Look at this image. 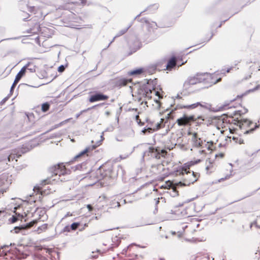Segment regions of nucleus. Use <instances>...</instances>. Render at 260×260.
Listing matches in <instances>:
<instances>
[{
    "label": "nucleus",
    "instance_id": "nucleus-1",
    "mask_svg": "<svg viewBox=\"0 0 260 260\" xmlns=\"http://www.w3.org/2000/svg\"><path fill=\"white\" fill-rule=\"evenodd\" d=\"M52 174L51 176L42 181V185L47 184H53L66 181L67 176L69 174L70 170H67L62 164H58L49 169Z\"/></svg>",
    "mask_w": 260,
    "mask_h": 260
},
{
    "label": "nucleus",
    "instance_id": "nucleus-2",
    "mask_svg": "<svg viewBox=\"0 0 260 260\" xmlns=\"http://www.w3.org/2000/svg\"><path fill=\"white\" fill-rule=\"evenodd\" d=\"M188 166L178 167L174 171V174L176 176L182 175L183 176V181H180L175 184L176 187L188 186L197 181L199 175L194 172H190Z\"/></svg>",
    "mask_w": 260,
    "mask_h": 260
},
{
    "label": "nucleus",
    "instance_id": "nucleus-3",
    "mask_svg": "<svg viewBox=\"0 0 260 260\" xmlns=\"http://www.w3.org/2000/svg\"><path fill=\"white\" fill-rule=\"evenodd\" d=\"M239 129L244 134H248L252 133L258 125L256 123H253L251 121L247 119H241L240 120H234Z\"/></svg>",
    "mask_w": 260,
    "mask_h": 260
},
{
    "label": "nucleus",
    "instance_id": "nucleus-4",
    "mask_svg": "<svg viewBox=\"0 0 260 260\" xmlns=\"http://www.w3.org/2000/svg\"><path fill=\"white\" fill-rule=\"evenodd\" d=\"M204 120L201 116H196L195 115L188 116L184 114L183 116L178 118L176 120L179 126H185L190 125L192 122H195L198 124H201Z\"/></svg>",
    "mask_w": 260,
    "mask_h": 260
},
{
    "label": "nucleus",
    "instance_id": "nucleus-5",
    "mask_svg": "<svg viewBox=\"0 0 260 260\" xmlns=\"http://www.w3.org/2000/svg\"><path fill=\"white\" fill-rule=\"evenodd\" d=\"M210 76L205 74H197L194 76L189 77L184 82L183 87L185 89H188L191 85L204 82Z\"/></svg>",
    "mask_w": 260,
    "mask_h": 260
},
{
    "label": "nucleus",
    "instance_id": "nucleus-6",
    "mask_svg": "<svg viewBox=\"0 0 260 260\" xmlns=\"http://www.w3.org/2000/svg\"><path fill=\"white\" fill-rule=\"evenodd\" d=\"M201 106L202 108L205 109H209L211 107V105L205 102H197L196 103L189 105H178L174 109V110H172L168 114V118L169 119H173L174 117V114L175 113V111L177 109H182V108H186V109H194L197 108L198 106Z\"/></svg>",
    "mask_w": 260,
    "mask_h": 260
},
{
    "label": "nucleus",
    "instance_id": "nucleus-7",
    "mask_svg": "<svg viewBox=\"0 0 260 260\" xmlns=\"http://www.w3.org/2000/svg\"><path fill=\"white\" fill-rule=\"evenodd\" d=\"M151 94L152 90L147 85L142 86L138 90L139 101H142L143 103L144 102L143 99H144V100L150 99L151 98Z\"/></svg>",
    "mask_w": 260,
    "mask_h": 260
},
{
    "label": "nucleus",
    "instance_id": "nucleus-8",
    "mask_svg": "<svg viewBox=\"0 0 260 260\" xmlns=\"http://www.w3.org/2000/svg\"><path fill=\"white\" fill-rule=\"evenodd\" d=\"M108 99V96L101 92H96L91 95L89 99L90 103H94L98 101H105Z\"/></svg>",
    "mask_w": 260,
    "mask_h": 260
},
{
    "label": "nucleus",
    "instance_id": "nucleus-9",
    "mask_svg": "<svg viewBox=\"0 0 260 260\" xmlns=\"http://www.w3.org/2000/svg\"><path fill=\"white\" fill-rule=\"evenodd\" d=\"M97 147V145H91L87 147L84 150L79 153L75 157V158H78L85 155L89 156L92 154V151Z\"/></svg>",
    "mask_w": 260,
    "mask_h": 260
},
{
    "label": "nucleus",
    "instance_id": "nucleus-10",
    "mask_svg": "<svg viewBox=\"0 0 260 260\" xmlns=\"http://www.w3.org/2000/svg\"><path fill=\"white\" fill-rule=\"evenodd\" d=\"M166 154L167 151L165 150H160L152 147L151 157L156 159H160L161 156L164 157Z\"/></svg>",
    "mask_w": 260,
    "mask_h": 260
},
{
    "label": "nucleus",
    "instance_id": "nucleus-11",
    "mask_svg": "<svg viewBox=\"0 0 260 260\" xmlns=\"http://www.w3.org/2000/svg\"><path fill=\"white\" fill-rule=\"evenodd\" d=\"M100 174V176L98 177L99 180L106 179L107 178L110 177L111 172L109 170L104 171L102 169H100L97 171V175Z\"/></svg>",
    "mask_w": 260,
    "mask_h": 260
},
{
    "label": "nucleus",
    "instance_id": "nucleus-12",
    "mask_svg": "<svg viewBox=\"0 0 260 260\" xmlns=\"http://www.w3.org/2000/svg\"><path fill=\"white\" fill-rule=\"evenodd\" d=\"M25 68L26 67H23L21 69V70L18 73V74L16 76L15 79L14 81L13 82L14 84H17V83L19 81V80L21 79L22 77L25 74Z\"/></svg>",
    "mask_w": 260,
    "mask_h": 260
},
{
    "label": "nucleus",
    "instance_id": "nucleus-13",
    "mask_svg": "<svg viewBox=\"0 0 260 260\" xmlns=\"http://www.w3.org/2000/svg\"><path fill=\"white\" fill-rule=\"evenodd\" d=\"M248 111V110L246 108H243L241 110H234L232 113L228 114L230 116L233 117L234 116L239 115L241 116L243 114H245Z\"/></svg>",
    "mask_w": 260,
    "mask_h": 260
},
{
    "label": "nucleus",
    "instance_id": "nucleus-14",
    "mask_svg": "<svg viewBox=\"0 0 260 260\" xmlns=\"http://www.w3.org/2000/svg\"><path fill=\"white\" fill-rule=\"evenodd\" d=\"M192 141L193 142V146L196 147H199L202 146V144L203 143L202 140L201 139V138H198L197 137V134L194 133L193 134V137H192Z\"/></svg>",
    "mask_w": 260,
    "mask_h": 260
},
{
    "label": "nucleus",
    "instance_id": "nucleus-15",
    "mask_svg": "<svg viewBox=\"0 0 260 260\" xmlns=\"http://www.w3.org/2000/svg\"><path fill=\"white\" fill-rule=\"evenodd\" d=\"M142 46L141 42L137 39L134 42L133 46H131L133 51L130 52L128 55L132 54L133 52H135L137 50L139 49Z\"/></svg>",
    "mask_w": 260,
    "mask_h": 260
},
{
    "label": "nucleus",
    "instance_id": "nucleus-16",
    "mask_svg": "<svg viewBox=\"0 0 260 260\" xmlns=\"http://www.w3.org/2000/svg\"><path fill=\"white\" fill-rule=\"evenodd\" d=\"M176 60L175 57H172L168 62L167 65V70H171L176 66Z\"/></svg>",
    "mask_w": 260,
    "mask_h": 260
},
{
    "label": "nucleus",
    "instance_id": "nucleus-17",
    "mask_svg": "<svg viewBox=\"0 0 260 260\" xmlns=\"http://www.w3.org/2000/svg\"><path fill=\"white\" fill-rule=\"evenodd\" d=\"M112 246L108 249V250H112L113 248L117 247L121 242V240L117 236H115L112 238Z\"/></svg>",
    "mask_w": 260,
    "mask_h": 260
},
{
    "label": "nucleus",
    "instance_id": "nucleus-18",
    "mask_svg": "<svg viewBox=\"0 0 260 260\" xmlns=\"http://www.w3.org/2000/svg\"><path fill=\"white\" fill-rule=\"evenodd\" d=\"M132 79H127L125 78H121L119 79L117 82V84L119 86H125L126 85L128 82H131Z\"/></svg>",
    "mask_w": 260,
    "mask_h": 260
},
{
    "label": "nucleus",
    "instance_id": "nucleus-19",
    "mask_svg": "<svg viewBox=\"0 0 260 260\" xmlns=\"http://www.w3.org/2000/svg\"><path fill=\"white\" fill-rule=\"evenodd\" d=\"M23 67H26L25 71L27 70L31 73L36 72V66L32 63L28 62Z\"/></svg>",
    "mask_w": 260,
    "mask_h": 260
},
{
    "label": "nucleus",
    "instance_id": "nucleus-20",
    "mask_svg": "<svg viewBox=\"0 0 260 260\" xmlns=\"http://www.w3.org/2000/svg\"><path fill=\"white\" fill-rule=\"evenodd\" d=\"M143 72V69H138L136 70H134L131 72H128V75H138L142 74Z\"/></svg>",
    "mask_w": 260,
    "mask_h": 260
},
{
    "label": "nucleus",
    "instance_id": "nucleus-21",
    "mask_svg": "<svg viewBox=\"0 0 260 260\" xmlns=\"http://www.w3.org/2000/svg\"><path fill=\"white\" fill-rule=\"evenodd\" d=\"M152 147H149L147 150H146L143 154V158L145 156H151L152 153Z\"/></svg>",
    "mask_w": 260,
    "mask_h": 260
},
{
    "label": "nucleus",
    "instance_id": "nucleus-22",
    "mask_svg": "<svg viewBox=\"0 0 260 260\" xmlns=\"http://www.w3.org/2000/svg\"><path fill=\"white\" fill-rule=\"evenodd\" d=\"M13 230L14 231L15 233H19L20 232H21L23 234H24L23 232H24L25 231V226L23 225L20 226H16L14 228Z\"/></svg>",
    "mask_w": 260,
    "mask_h": 260
},
{
    "label": "nucleus",
    "instance_id": "nucleus-23",
    "mask_svg": "<svg viewBox=\"0 0 260 260\" xmlns=\"http://www.w3.org/2000/svg\"><path fill=\"white\" fill-rule=\"evenodd\" d=\"M158 8V5L157 4H153L148 7L147 9V11H148L149 12H152L153 11L157 10Z\"/></svg>",
    "mask_w": 260,
    "mask_h": 260
},
{
    "label": "nucleus",
    "instance_id": "nucleus-24",
    "mask_svg": "<svg viewBox=\"0 0 260 260\" xmlns=\"http://www.w3.org/2000/svg\"><path fill=\"white\" fill-rule=\"evenodd\" d=\"M131 26V25H129L127 27L123 28L121 30H120L116 35V37H119L123 34H124L127 30L129 29V28Z\"/></svg>",
    "mask_w": 260,
    "mask_h": 260
},
{
    "label": "nucleus",
    "instance_id": "nucleus-25",
    "mask_svg": "<svg viewBox=\"0 0 260 260\" xmlns=\"http://www.w3.org/2000/svg\"><path fill=\"white\" fill-rule=\"evenodd\" d=\"M155 131L154 128H152L151 127H145L142 131V132L144 134L147 133H152Z\"/></svg>",
    "mask_w": 260,
    "mask_h": 260
},
{
    "label": "nucleus",
    "instance_id": "nucleus-26",
    "mask_svg": "<svg viewBox=\"0 0 260 260\" xmlns=\"http://www.w3.org/2000/svg\"><path fill=\"white\" fill-rule=\"evenodd\" d=\"M50 107V105L48 103H45L42 105V110L43 112L47 111Z\"/></svg>",
    "mask_w": 260,
    "mask_h": 260
},
{
    "label": "nucleus",
    "instance_id": "nucleus-27",
    "mask_svg": "<svg viewBox=\"0 0 260 260\" xmlns=\"http://www.w3.org/2000/svg\"><path fill=\"white\" fill-rule=\"evenodd\" d=\"M259 219H260V217H257L255 221L250 224V228H252V226H255L256 228L260 229V225L257 224V222Z\"/></svg>",
    "mask_w": 260,
    "mask_h": 260
},
{
    "label": "nucleus",
    "instance_id": "nucleus-28",
    "mask_svg": "<svg viewBox=\"0 0 260 260\" xmlns=\"http://www.w3.org/2000/svg\"><path fill=\"white\" fill-rule=\"evenodd\" d=\"M79 222H74L71 225V230L73 231H75L78 229L79 226L80 225Z\"/></svg>",
    "mask_w": 260,
    "mask_h": 260
},
{
    "label": "nucleus",
    "instance_id": "nucleus-29",
    "mask_svg": "<svg viewBox=\"0 0 260 260\" xmlns=\"http://www.w3.org/2000/svg\"><path fill=\"white\" fill-rule=\"evenodd\" d=\"M233 139L235 141L236 143H239V144H242L243 143L244 140L239 137H233Z\"/></svg>",
    "mask_w": 260,
    "mask_h": 260
},
{
    "label": "nucleus",
    "instance_id": "nucleus-30",
    "mask_svg": "<svg viewBox=\"0 0 260 260\" xmlns=\"http://www.w3.org/2000/svg\"><path fill=\"white\" fill-rule=\"evenodd\" d=\"M18 220V218L15 216H13L11 218L9 219V221L11 223H14Z\"/></svg>",
    "mask_w": 260,
    "mask_h": 260
},
{
    "label": "nucleus",
    "instance_id": "nucleus-31",
    "mask_svg": "<svg viewBox=\"0 0 260 260\" xmlns=\"http://www.w3.org/2000/svg\"><path fill=\"white\" fill-rule=\"evenodd\" d=\"M104 132H103L101 136V140L99 141H98L96 144L95 145H97V147L99 146V145H101V142L102 141H103L104 140Z\"/></svg>",
    "mask_w": 260,
    "mask_h": 260
},
{
    "label": "nucleus",
    "instance_id": "nucleus-32",
    "mask_svg": "<svg viewBox=\"0 0 260 260\" xmlns=\"http://www.w3.org/2000/svg\"><path fill=\"white\" fill-rule=\"evenodd\" d=\"M47 228V224H43L42 226H39L38 228V231H44L46 230Z\"/></svg>",
    "mask_w": 260,
    "mask_h": 260
},
{
    "label": "nucleus",
    "instance_id": "nucleus-33",
    "mask_svg": "<svg viewBox=\"0 0 260 260\" xmlns=\"http://www.w3.org/2000/svg\"><path fill=\"white\" fill-rule=\"evenodd\" d=\"M72 119V118H68L63 121H61V122H60L59 123V125H60V126H62L63 125V124H65L66 123H67V122H68L70 120H71Z\"/></svg>",
    "mask_w": 260,
    "mask_h": 260
},
{
    "label": "nucleus",
    "instance_id": "nucleus-34",
    "mask_svg": "<svg viewBox=\"0 0 260 260\" xmlns=\"http://www.w3.org/2000/svg\"><path fill=\"white\" fill-rule=\"evenodd\" d=\"M65 70V67L63 65L60 66L58 68V71L59 72H62Z\"/></svg>",
    "mask_w": 260,
    "mask_h": 260
},
{
    "label": "nucleus",
    "instance_id": "nucleus-35",
    "mask_svg": "<svg viewBox=\"0 0 260 260\" xmlns=\"http://www.w3.org/2000/svg\"><path fill=\"white\" fill-rule=\"evenodd\" d=\"M15 158V156L13 154H10L7 157V159L8 161L10 162L11 160H13V159Z\"/></svg>",
    "mask_w": 260,
    "mask_h": 260
},
{
    "label": "nucleus",
    "instance_id": "nucleus-36",
    "mask_svg": "<svg viewBox=\"0 0 260 260\" xmlns=\"http://www.w3.org/2000/svg\"><path fill=\"white\" fill-rule=\"evenodd\" d=\"M71 230V226H69V225H67V226H66L64 229H63V231L64 232H70Z\"/></svg>",
    "mask_w": 260,
    "mask_h": 260
},
{
    "label": "nucleus",
    "instance_id": "nucleus-37",
    "mask_svg": "<svg viewBox=\"0 0 260 260\" xmlns=\"http://www.w3.org/2000/svg\"><path fill=\"white\" fill-rule=\"evenodd\" d=\"M49 254L51 255V256H52L53 255H58V254H56V253L55 251H53L52 250H49Z\"/></svg>",
    "mask_w": 260,
    "mask_h": 260
},
{
    "label": "nucleus",
    "instance_id": "nucleus-38",
    "mask_svg": "<svg viewBox=\"0 0 260 260\" xmlns=\"http://www.w3.org/2000/svg\"><path fill=\"white\" fill-rule=\"evenodd\" d=\"M129 246H130V245L127 246L126 248H125L123 249V250L122 251V254H126V253L128 249L129 248Z\"/></svg>",
    "mask_w": 260,
    "mask_h": 260
},
{
    "label": "nucleus",
    "instance_id": "nucleus-39",
    "mask_svg": "<svg viewBox=\"0 0 260 260\" xmlns=\"http://www.w3.org/2000/svg\"><path fill=\"white\" fill-rule=\"evenodd\" d=\"M20 38H21L20 37H17L9 38V39H5V40H2L1 41V42L3 41L4 40H17V39H19Z\"/></svg>",
    "mask_w": 260,
    "mask_h": 260
},
{
    "label": "nucleus",
    "instance_id": "nucleus-40",
    "mask_svg": "<svg viewBox=\"0 0 260 260\" xmlns=\"http://www.w3.org/2000/svg\"><path fill=\"white\" fill-rule=\"evenodd\" d=\"M113 127L112 126H111L110 127H108L106 129V130L104 131L105 132H108V131H110V132H112L113 131Z\"/></svg>",
    "mask_w": 260,
    "mask_h": 260
},
{
    "label": "nucleus",
    "instance_id": "nucleus-41",
    "mask_svg": "<svg viewBox=\"0 0 260 260\" xmlns=\"http://www.w3.org/2000/svg\"><path fill=\"white\" fill-rule=\"evenodd\" d=\"M231 176H232V174H230V175H229L226 176V177L224 178H221L219 180V181H221V180H224V179H227L229 178Z\"/></svg>",
    "mask_w": 260,
    "mask_h": 260
},
{
    "label": "nucleus",
    "instance_id": "nucleus-42",
    "mask_svg": "<svg viewBox=\"0 0 260 260\" xmlns=\"http://www.w3.org/2000/svg\"><path fill=\"white\" fill-rule=\"evenodd\" d=\"M105 103H101V104H98L96 105H94L93 106H92L91 108H90V109H93L96 107H99V106H103V105H104Z\"/></svg>",
    "mask_w": 260,
    "mask_h": 260
},
{
    "label": "nucleus",
    "instance_id": "nucleus-43",
    "mask_svg": "<svg viewBox=\"0 0 260 260\" xmlns=\"http://www.w3.org/2000/svg\"><path fill=\"white\" fill-rule=\"evenodd\" d=\"M82 165L81 164H80V165H77L76 166V170H81V168H82Z\"/></svg>",
    "mask_w": 260,
    "mask_h": 260
},
{
    "label": "nucleus",
    "instance_id": "nucleus-44",
    "mask_svg": "<svg viewBox=\"0 0 260 260\" xmlns=\"http://www.w3.org/2000/svg\"><path fill=\"white\" fill-rule=\"evenodd\" d=\"M155 94H156V95L158 96L159 99H161L162 98V96L160 94V93L158 91H156Z\"/></svg>",
    "mask_w": 260,
    "mask_h": 260
},
{
    "label": "nucleus",
    "instance_id": "nucleus-45",
    "mask_svg": "<svg viewBox=\"0 0 260 260\" xmlns=\"http://www.w3.org/2000/svg\"><path fill=\"white\" fill-rule=\"evenodd\" d=\"M87 207L88 210L90 211H92V210L93 209V208H92V206L91 205H88L87 206Z\"/></svg>",
    "mask_w": 260,
    "mask_h": 260
},
{
    "label": "nucleus",
    "instance_id": "nucleus-46",
    "mask_svg": "<svg viewBox=\"0 0 260 260\" xmlns=\"http://www.w3.org/2000/svg\"><path fill=\"white\" fill-rule=\"evenodd\" d=\"M148 144H142L139 145V146L146 148L148 146Z\"/></svg>",
    "mask_w": 260,
    "mask_h": 260
},
{
    "label": "nucleus",
    "instance_id": "nucleus-47",
    "mask_svg": "<svg viewBox=\"0 0 260 260\" xmlns=\"http://www.w3.org/2000/svg\"><path fill=\"white\" fill-rule=\"evenodd\" d=\"M220 80H221V78H219L218 79H217L216 81H212V83H213V84H216V83L218 82Z\"/></svg>",
    "mask_w": 260,
    "mask_h": 260
},
{
    "label": "nucleus",
    "instance_id": "nucleus-48",
    "mask_svg": "<svg viewBox=\"0 0 260 260\" xmlns=\"http://www.w3.org/2000/svg\"><path fill=\"white\" fill-rule=\"evenodd\" d=\"M136 121L140 125H143L144 124V123L141 121V120L140 119L139 120H138V121Z\"/></svg>",
    "mask_w": 260,
    "mask_h": 260
},
{
    "label": "nucleus",
    "instance_id": "nucleus-49",
    "mask_svg": "<svg viewBox=\"0 0 260 260\" xmlns=\"http://www.w3.org/2000/svg\"><path fill=\"white\" fill-rule=\"evenodd\" d=\"M9 247V245H4L3 246H1L0 248L1 249H4V248H6V247Z\"/></svg>",
    "mask_w": 260,
    "mask_h": 260
},
{
    "label": "nucleus",
    "instance_id": "nucleus-50",
    "mask_svg": "<svg viewBox=\"0 0 260 260\" xmlns=\"http://www.w3.org/2000/svg\"><path fill=\"white\" fill-rule=\"evenodd\" d=\"M16 85V84H14V83H13V84H12V86H11V87L10 92H12V90H13V89L14 88V87H15V85Z\"/></svg>",
    "mask_w": 260,
    "mask_h": 260
},
{
    "label": "nucleus",
    "instance_id": "nucleus-51",
    "mask_svg": "<svg viewBox=\"0 0 260 260\" xmlns=\"http://www.w3.org/2000/svg\"><path fill=\"white\" fill-rule=\"evenodd\" d=\"M116 38H117V37H116V36H115L113 38V39L112 40V41L110 42V43H109V45H108V47H109V46L111 45V43H112L114 41L115 39Z\"/></svg>",
    "mask_w": 260,
    "mask_h": 260
},
{
    "label": "nucleus",
    "instance_id": "nucleus-52",
    "mask_svg": "<svg viewBox=\"0 0 260 260\" xmlns=\"http://www.w3.org/2000/svg\"><path fill=\"white\" fill-rule=\"evenodd\" d=\"M7 99H8L7 98H4V99L2 101L1 103H2V104L4 103L7 101Z\"/></svg>",
    "mask_w": 260,
    "mask_h": 260
},
{
    "label": "nucleus",
    "instance_id": "nucleus-53",
    "mask_svg": "<svg viewBox=\"0 0 260 260\" xmlns=\"http://www.w3.org/2000/svg\"><path fill=\"white\" fill-rule=\"evenodd\" d=\"M105 115L107 116H108L110 115V112L109 111H106L105 112Z\"/></svg>",
    "mask_w": 260,
    "mask_h": 260
},
{
    "label": "nucleus",
    "instance_id": "nucleus-54",
    "mask_svg": "<svg viewBox=\"0 0 260 260\" xmlns=\"http://www.w3.org/2000/svg\"><path fill=\"white\" fill-rule=\"evenodd\" d=\"M141 21H144L145 23H148V20L146 18H143L142 19Z\"/></svg>",
    "mask_w": 260,
    "mask_h": 260
},
{
    "label": "nucleus",
    "instance_id": "nucleus-55",
    "mask_svg": "<svg viewBox=\"0 0 260 260\" xmlns=\"http://www.w3.org/2000/svg\"><path fill=\"white\" fill-rule=\"evenodd\" d=\"M154 101H155V102L156 103L158 104V106L160 107V102L157 100H155Z\"/></svg>",
    "mask_w": 260,
    "mask_h": 260
},
{
    "label": "nucleus",
    "instance_id": "nucleus-56",
    "mask_svg": "<svg viewBox=\"0 0 260 260\" xmlns=\"http://www.w3.org/2000/svg\"><path fill=\"white\" fill-rule=\"evenodd\" d=\"M135 119H136V121H138V120H139V115H136V117H135Z\"/></svg>",
    "mask_w": 260,
    "mask_h": 260
},
{
    "label": "nucleus",
    "instance_id": "nucleus-57",
    "mask_svg": "<svg viewBox=\"0 0 260 260\" xmlns=\"http://www.w3.org/2000/svg\"><path fill=\"white\" fill-rule=\"evenodd\" d=\"M59 126H61L60 125H59V123L58 124H57L56 125H54V128H57Z\"/></svg>",
    "mask_w": 260,
    "mask_h": 260
},
{
    "label": "nucleus",
    "instance_id": "nucleus-58",
    "mask_svg": "<svg viewBox=\"0 0 260 260\" xmlns=\"http://www.w3.org/2000/svg\"><path fill=\"white\" fill-rule=\"evenodd\" d=\"M205 150H200V151H199V153H201V154H202V153H205Z\"/></svg>",
    "mask_w": 260,
    "mask_h": 260
},
{
    "label": "nucleus",
    "instance_id": "nucleus-59",
    "mask_svg": "<svg viewBox=\"0 0 260 260\" xmlns=\"http://www.w3.org/2000/svg\"><path fill=\"white\" fill-rule=\"evenodd\" d=\"M159 199H158L157 200H156L155 201V205H157L158 203H159V200H158Z\"/></svg>",
    "mask_w": 260,
    "mask_h": 260
},
{
    "label": "nucleus",
    "instance_id": "nucleus-60",
    "mask_svg": "<svg viewBox=\"0 0 260 260\" xmlns=\"http://www.w3.org/2000/svg\"><path fill=\"white\" fill-rule=\"evenodd\" d=\"M141 13H141L140 14H139V15H138L137 16H136V17H135V19H137V18H138V17L140 16V15L141 14Z\"/></svg>",
    "mask_w": 260,
    "mask_h": 260
},
{
    "label": "nucleus",
    "instance_id": "nucleus-61",
    "mask_svg": "<svg viewBox=\"0 0 260 260\" xmlns=\"http://www.w3.org/2000/svg\"><path fill=\"white\" fill-rule=\"evenodd\" d=\"M231 69H232V68H229V69H228L226 70V73H229V72H230Z\"/></svg>",
    "mask_w": 260,
    "mask_h": 260
},
{
    "label": "nucleus",
    "instance_id": "nucleus-62",
    "mask_svg": "<svg viewBox=\"0 0 260 260\" xmlns=\"http://www.w3.org/2000/svg\"><path fill=\"white\" fill-rule=\"evenodd\" d=\"M160 128V124H157V129H159Z\"/></svg>",
    "mask_w": 260,
    "mask_h": 260
},
{
    "label": "nucleus",
    "instance_id": "nucleus-63",
    "mask_svg": "<svg viewBox=\"0 0 260 260\" xmlns=\"http://www.w3.org/2000/svg\"><path fill=\"white\" fill-rule=\"evenodd\" d=\"M80 114H76V118H78V117H79V116H80Z\"/></svg>",
    "mask_w": 260,
    "mask_h": 260
},
{
    "label": "nucleus",
    "instance_id": "nucleus-64",
    "mask_svg": "<svg viewBox=\"0 0 260 260\" xmlns=\"http://www.w3.org/2000/svg\"><path fill=\"white\" fill-rule=\"evenodd\" d=\"M171 233H172V234L173 235H175V234H176V233H175V232H171Z\"/></svg>",
    "mask_w": 260,
    "mask_h": 260
}]
</instances>
